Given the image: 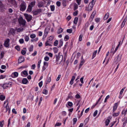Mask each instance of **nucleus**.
<instances>
[{"mask_svg":"<svg viewBox=\"0 0 127 127\" xmlns=\"http://www.w3.org/2000/svg\"><path fill=\"white\" fill-rule=\"evenodd\" d=\"M26 7V3L24 2H22L20 5V10L21 11H23L25 10Z\"/></svg>","mask_w":127,"mask_h":127,"instance_id":"1","label":"nucleus"},{"mask_svg":"<svg viewBox=\"0 0 127 127\" xmlns=\"http://www.w3.org/2000/svg\"><path fill=\"white\" fill-rule=\"evenodd\" d=\"M18 21L19 24L20 25H21L23 26H24L25 25L26 21L25 20L23 19L22 17H20L18 19Z\"/></svg>","mask_w":127,"mask_h":127,"instance_id":"2","label":"nucleus"},{"mask_svg":"<svg viewBox=\"0 0 127 127\" xmlns=\"http://www.w3.org/2000/svg\"><path fill=\"white\" fill-rule=\"evenodd\" d=\"M63 56L61 55L57 56L56 57V61L57 64H60L63 60Z\"/></svg>","mask_w":127,"mask_h":127,"instance_id":"3","label":"nucleus"},{"mask_svg":"<svg viewBox=\"0 0 127 127\" xmlns=\"http://www.w3.org/2000/svg\"><path fill=\"white\" fill-rule=\"evenodd\" d=\"M12 83L10 82H9L3 84L2 87L4 89H6L11 87Z\"/></svg>","mask_w":127,"mask_h":127,"instance_id":"4","label":"nucleus"},{"mask_svg":"<svg viewBox=\"0 0 127 127\" xmlns=\"http://www.w3.org/2000/svg\"><path fill=\"white\" fill-rule=\"evenodd\" d=\"M8 0V2L10 3L11 6L15 7H17L16 2L15 0Z\"/></svg>","mask_w":127,"mask_h":127,"instance_id":"5","label":"nucleus"},{"mask_svg":"<svg viewBox=\"0 0 127 127\" xmlns=\"http://www.w3.org/2000/svg\"><path fill=\"white\" fill-rule=\"evenodd\" d=\"M24 15L28 22L30 21L32 19V16L31 15L27 14H25Z\"/></svg>","mask_w":127,"mask_h":127,"instance_id":"6","label":"nucleus"},{"mask_svg":"<svg viewBox=\"0 0 127 127\" xmlns=\"http://www.w3.org/2000/svg\"><path fill=\"white\" fill-rule=\"evenodd\" d=\"M121 60V58L119 57V55H118L115 58L114 60V61L116 63V64H117Z\"/></svg>","mask_w":127,"mask_h":127,"instance_id":"7","label":"nucleus"},{"mask_svg":"<svg viewBox=\"0 0 127 127\" xmlns=\"http://www.w3.org/2000/svg\"><path fill=\"white\" fill-rule=\"evenodd\" d=\"M9 39H7L5 40L4 45L6 47H8L9 46Z\"/></svg>","mask_w":127,"mask_h":127,"instance_id":"8","label":"nucleus"},{"mask_svg":"<svg viewBox=\"0 0 127 127\" xmlns=\"http://www.w3.org/2000/svg\"><path fill=\"white\" fill-rule=\"evenodd\" d=\"M15 30L13 28L11 29L9 31L8 34L9 35L14 34H15Z\"/></svg>","mask_w":127,"mask_h":127,"instance_id":"9","label":"nucleus"},{"mask_svg":"<svg viewBox=\"0 0 127 127\" xmlns=\"http://www.w3.org/2000/svg\"><path fill=\"white\" fill-rule=\"evenodd\" d=\"M43 5V2L41 1H38L37 4V5L39 8L42 7Z\"/></svg>","mask_w":127,"mask_h":127,"instance_id":"10","label":"nucleus"},{"mask_svg":"<svg viewBox=\"0 0 127 127\" xmlns=\"http://www.w3.org/2000/svg\"><path fill=\"white\" fill-rule=\"evenodd\" d=\"M24 58L23 57H21L18 59V63H21L24 61Z\"/></svg>","mask_w":127,"mask_h":127,"instance_id":"11","label":"nucleus"},{"mask_svg":"<svg viewBox=\"0 0 127 127\" xmlns=\"http://www.w3.org/2000/svg\"><path fill=\"white\" fill-rule=\"evenodd\" d=\"M42 12V9H37L34 11L33 13L35 15H36L38 13L41 12Z\"/></svg>","mask_w":127,"mask_h":127,"instance_id":"12","label":"nucleus"},{"mask_svg":"<svg viewBox=\"0 0 127 127\" xmlns=\"http://www.w3.org/2000/svg\"><path fill=\"white\" fill-rule=\"evenodd\" d=\"M18 73L17 72H15L12 73L11 76L12 78H14L17 77L18 75Z\"/></svg>","mask_w":127,"mask_h":127,"instance_id":"13","label":"nucleus"},{"mask_svg":"<svg viewBox=\"0 0 127 127\" xmlns=\"http://www.w3.org/2000/svg\"><path fill=\"white\" fill-rule=\"evenodd\" d=\"M94 5V4H92L91 5H89L88 7L86 9V10L89 11H91L92 10Z\"/></svg>","mask_w":127,"mask_h":127,"instance_id":"14","label":"nucleus"},{"mask_svg":"<svg viewBox=\"0 0 127 127\" xmlns=\"http://www.w3.org/2000/svg\"><path fill=\"white\" fill-rule=\"evenodd\" d=\"M21 74L22 76H27L28 75V73L26 71L24 70L21 72Z\"/></svg>","mask_w":127,"mask_h":127,"instance_id":"15","label":"nucleus"},{"mask_svg":"<svg viewBox=\"0 0 127 127\" xmlns=\"http://www.w3.org/2000/svg\"><path fill=\"white\" fill-rule=\"evenodd\" d=\"M96 12L95 11H94L92 13L91 16V18L92 19L91 21H92L94 18L95 15L96 14Z\"/></svg>","mask_w":127,"mask_h":127,"instance_id":"16","label":"nucleus"},{"mask_svg":"<svg viewBox=\"0 0 127 127\" xmlns=\"http://www.w3.org/2000/svg\"><path fill=\"white\" fill-rule=\"evenodd\" d=\"M51 81V78L50 76H49V75H48L47 78L46 82V84H48V83L50 82Z\"/></svg>","mask_w":127,"mask_h":127,"instance_id":"17","label":"nucleus"},{"mask_svg":"<svg viewBox=\"0 0 127 127\" xmlns=\"http://www.w3.org/2000/svg\"><path fill=\"white\" fill-rule=\"evenodd\" d=\"M118 106V103H116L114 104V105L113 106V112L115 111V110L117 108Z\"/></svg>","mask_w":127,"mask_h":127,"instance_id":"18","label":"nucleus"},{"mask_svg":"<svg viewBox=\"0 0 127 127\" xmlns=\"http://www.w3.org/2000/svg\"><path fill=\"white\" fill-rule=\"evenodd\" d=\"M28 81L26 78H24L22 81V82L23 84H26L28 82Z\"/></svg>","mask_w":127,"mask_h":127,"instance_id":"19","label":"nucleus"},{"mask_svg":"<svg viewBox=\"0 0 127 127\" xmlns=\"http://www.w3.org/2000/svg\"><path fill=\"white\" fill-rule=\"evenodd\" d=\"M5 98V96L1 95H0V99L1 101L3 100Z\"/></svg>","mask_w":127,"mask_h":127,"instance_id":"20","label":"nucleus"},{"mask_svg":"<svg viewBox=\"0 0 127 127\" xmlns=\"http://www.w3.org/2000/svg\"><path fill=\"white\" fill-rule=\"evenodd\" d=\"M32 7L30 5H29L28 6L27 11L29 12H31L32 11Z\"/></svg>","mask_w":127,"mask_h":127,"instance_id":"21","label":"nucleus"},{"mask_svg":"<svg viewBox=\"0 0 127 127\" xmlns=\"http://www.w3.org/2000/svg\"><path fill=\"white\" fill-rule=\"evenodd\" d=\"M45 45L46 46H51V45L50 43V42L48 40L45 42Z\"/></svg>","mask_w":127,"mask_h":127,"instance_id":"22","label":"nucleus"},{"mask_svg":"<svg viewBox=\"0 0 127 127\" xmlns=\"http://www.w3.org/2000/svg\"><path fill=\"white\" fill-rule=\"evenodd\" d=\"M35 1H32L31 2L29 5H30L32 7L34 6L35 4Z\"/></svg>","mask_w":127,"mask_h":127,"instance_id":"23","label":"nucleus"},{"mask_svg":"<svg viewBox=\"0 0 127 127\" xmlns=\"http://www.w3.org/2000/svg\"><path fill=\"white\" fill-rule=\"evenodd\" d=\"M109 15V13H107L105 15L104 17V19L105 20H106L108 17Z\"/></svg>","mask_w":127,"mask_h":127,"instance_id":"24","label":"nucleus"},{"mask_svg":"<svg viewBox=\"0 0 127 127\" xmlns=\"http://www.w3.org/2000/svg\"><path fill=\"white\" fill-rule=\"evenodd\" d=\"M63 31V29L61 28H60L58 29L57 31V33L58 34H60Z\"/></svg>","mask_w":127,"mask_h":127,"instance_id":"25","label":"nucleus"},{"mask_svg":"<svg viewBox=\"0 0 127 127\" xmlns=\"http://www.w3.org/2000/svg\"><path fill=\"white\" fill-rule=\"evenodd\" d=\"M97 50L95 51L93 53V54L92 57V59H93L96 55V54L97 53Z\"/></svg>","mask_w":127,"mask_h":127,"instance_id":"26","label":"nucleus"},{"mask_svg":"<svg viewBox=\"0 0 127 127\" xmlns=\"http://www.w3.org/2000/svg\"><path fill=\"white\" fill-rule=\"evenodd\" d=\"M120 112L119 111L117 113H114L113 114V116L114 117H116L119 115L120 114Z\"/></svg>","mask_w":127,"mask_h":127,"instance_id":"27","label":"nucleus"},{"mask_svg":"<svg viewBox=\"0 0 127 127\" xmlns=\"http://www.w3.org/2000/svg\"><path fill=\"white\" fill-rule=\"evenodd\" d=\"M53 39V37L52 36H50L47 39V40L50 42Z\"/></svg>","mask_w":127,"mask_h":127,"instance_id":"28","label":"nucleus"},{"mask_svg":"<svg viewBox=\"0 0 127 127\" xmlns=\"http://www.w3.org/2000/svg\"><path fill=\"white\" fill-rule=\"evenodd\" d=\"M126 21V19H125L124 20V21L123 22V23L121 25V27L122 28H123L124 26V25H125V23Z\"/></svg>","mask_w":127,"mask_h":127,"instance_id":"29","label":"nucleus"},{"mask_svg":"<svg viewBox=\"0 0 127 127\" xmlns=\"http://www.w3.org/2000/svg\"><path fill=\"white\" fill-rule=\"evenodd\" d=\"M78 19V18L77 17H76L75 18L74 21V24H76L77 23Z\"/></svg>","mask_w":127,"mask_h":127,"instance_id":"30","label":"nucleus"},{"mask_svg":"<svg viewBox=\"0 0 127 127\" xmlns=\"http://www.w3.org/2000/svg\"><path fill=\"white\" fill-rule=\"evenodd\" d=\"M110 122V121L109 119H107L106 120L105 122L106 125V126H107L109 124V123Z\"/></svg>","mask_w":127,"mask_h":127,"instance_id":"31","label":"nucleus"},{"mask_svg":"<svg viewBox=\"0 0 127 127\" xmlns=\"http://www.w3.org/2000/svg\"><path fill=\"white\" fill-rule=\"evenodd\" d=\"M33 46L32 45H31L29 48V51L30 52L32 51L33 50Z\"/></svg>","mask_w":127,"mask_h":127,"instance_id":"32","label":"nucleus"},{"mask_svg":"<svg viewBox=\"0 0 127 127\" xmlns=\"http://www.w3.org/2000/svg\"><path fill=\"white\" fill-rule=\"evenodd\" d=\"M72 29H68L66 30V32L69 33H71L72 32Z\"/></svg>","mask_w":127,"mask_h":127,"instance_id":"33","label":"nucleus"},{"mask_svg":"<svg viewBox=\"0 0 127 127\" xmlns=\"http://www.w3.org/2000/svg\"><path fill=\"white\" fill-rule=\"evenodd\" d=\"M41 62V60H39L38 63L37 67L38 68H39L40 67V64Z\"/></svg>","mask_w":127,"mask_h":127,"instance_id":"34","label":"nucleus"},{"mask_svg":"<svg viewBox=\"0 0 127 127\" xmlns=\"http://www.w3.org/2000/svg\"><path fill=\"white\" fill-rule=\"evenodd\" d=\"M50 8L51 10L52 11H54L55 10V6L54 5L51 6Z\"/></svg>","mask_w":127,"mask_h":127,"instance_id":"35","label":"nucleus"},{"mask_svg":"<svg viewBox=\"0 0 127 127\" xmlns=\"http://www.w3.org/2000/svg\"><path fill=\"white\" fill-rule=\"evenodd\" d=\"M48 92L47 90L45 89H44L43 90L42 93L43 94L46 95L47 94Z\"/></svg>","mask_w":127,"mask_h":127,"instance_id":"36","label":"nucleus"},{"mask_svg":"<svg viewBox=\"0 0 127 127\" xmlns=\"http://www.w3.org/2000/svg\"><path fill=\"white\" fill-rule=\"evenodd\" d=\"M78 7V5L77 4H75L74 5V10H75L76 9H77Z\"/></svg>","mask_w":127,"mask_h":127,"instance_id":"37","label":"nucleus"},{"mask_svg":"<svg viewBox=\"0 0 127 127\" xmlns=\"http://www.w3.org/2000/svg\"><path fill=\"white\" fill-rule=\"evenodd\" d=\"M63 44V42L62 40H60L59 42V44L60 47L62 46Z\"/></svg>","mask_w":127,"mask_h":127,"instance_id":"38","label":"nucleus"},{"mask_svg":"<svg viewBox=\"0 0 127 127\" xmlns=\"http://www.w3.org/2000/svg\"><path fill=\"white\" fill-rule=\"evenodd\" d=\"M119 46V45H118L116 47L115 51L113 52V54H114L115 52L117 50Z\"/></svg>","mask_w":127,"mask_h":127,"instance_id":"39","label":"nucleus"},{"mask_svg":"<svg viewBox=\"0 0 127 127\" xmlns=\"http://www.w3.org/2000/svg\"><path fill=\"white\" fill-rule=\"evenodd\" d=\"M30 37L32 38H34L36 37V35L34 34H31L30 35Z\"/></svg>","mask_w":127,"mask_h":127,"instance_id":"40","label":"nucleus"},{"mask_svg":"<svg viewBox=\"0 0 127 127\" xmlns=\"http://www.w3.org/2000/svg\"><path fill=\"white\" fill-rule=\"evenodd\" d=\"M77 121V119L76 118H74L73 119V124H75Z\"/></svg>","mask_w":127,"mask_h":127,"instance_id":"41","label":"nucleus"},{"mask_svg":"<svg viewBox=\"0 0 127 127\" xmlns=\"http://www.w3.org/2000/svg\"><path fill=\"white\" fill-rule=\"evenodd\" d=\"M58 43V41L57 40H56L54 42V45L55 46L57 45Z\"/></svg>","mask_w":127,"mask_h":127,"instance_id":"42","label":"nucleus"},{"mask_svg":"<svg viewBox=\"0 0 127 127\" xmlns=\"http://www.w3.org/2000/svg\"><path fill=\"white\" fill-rule=\"evenodd\" d=\"M23 30V29L22 28H20L18 29L17 31L18 32L22 31Z\"/></svg>","mask_w":127,"mask_h":127,"instance_id":"43","label":"nucleus"},{"mask_svg":"<svg viewBox=\"0 0 127 127\" xmlns=\"http://www.w3.org/2000/svg\"><path fill=\"white\" fill-rule=\"evenodd\" d=\"M66 2L65 0H63L62 3L64 6H66Z\"/></svg>","mask_w":127,"mask_h":127,"instance_id":"44","label":"nucleus"},{"mask_svg":"<svg viewBox=\"0 0 127 127\" xmlns=\"http://www.w3.org/2000/svg\"><path fill=\"white\" fill-rule=\"evenodd\" d=\"M4 7V6L1 1L0 0V8H1Z\"/></svg>","mask_w":127,"mask_h":127,"instance_id":"45","label":"nucleus"},{"mask_svg":"<svg viewBox=\"0 0 127 127\" xmlns=\"http://www.w3.org/2000/svg\"><path fill=\"white\" fill-rule=\"evenodd\" d=\"M69 36L68 35H66L64 38V40L65 41H67L69 39Z\"/></svg>","mask_w":127,"mask_h":127,"instance_id":"46","label":"nucleus"},{"mask_svg":"<svg viewBox=\"0 0 127 127\" xmlns=\"http://www.w3.org/2000/svg\"><path fill=\"white\" fill-rule=\"evenodd\" d=\"M25 39L26 41H28L29 39V37L27 36H26L25 37Z\"/></svg>","mask_w":127,"mask_h":127,"instance_id":"47","label":"nucleus"},{"mask_svg":"<svg viewBox=\"0 0 127 127\" xmlns=\"http://www.w3.org/2000/svg\"><path fill=\"white\" fill-rule=\"evenodd\" d=\"M68 106H71L73 105L72 103L71 102H68Z\"/></svg>","mask_w":127,"mask_h":127,"instance_id":"48","label":"nucleus"},{"mask_svg":"<svg viewBox=\"0 0 127 127\" xmlns=\"http://www.w3.org/2000/svg\"><path fill=\"white\" fill-rule=\"evenodd\" d=\"M97 110H96L95 112H94V114H93V116L94 117H95L97 115Z\"/></svg>","mask_w":127,"mask_h":127,"instance_id":"49","label":"nucleus"},{"mask_svg":"<svg viewBox=\"0 0 127 127\" xmlns=\"http://www.w3.org/2000/svg\"><path fill=\"white\" fill-rule=\"evenodd\" d=\"M26 51L24 50H22L21 51V53L23 55H24L26 53Z\"/></svg>","mask_w":127,"mask_h":127,"instance_id":"50","label":"nucleus"},{"mask_svg":"<svg viewBox=\"0 0 127 127\" xmlns=\"http://www.w3.org/2000/svg\"><path fill=\"white\" fill-rule=\"evenodd\" d=\"M61 75H59L57 77V79H56V81H58L60 78L61 77Z\"/></svg>","mask_w":127,"mask_h":127,"instance_id":"51","label":"nucleus"},{"mask_svg":"<svg viewBox=\"0 0 127 127\" xmlns=\"http://www.w3.org/2000/svg\"><path fill=\"white\" fill-rule=\"evenodd\" d=\"M76 1L78 5H80L81 3V0H76Z\"/></svg>","mask_w":127,"mask_h":127,"instance_id":"52","label":"nucleus"},{"mask_svg":"<svg viewBox=\"0 0 127 127\" xmlns=\"http://www.w3.org/2000/svg\"><path fill=\"white\" fill-rule=\"evenodd\" d=\"M109 95H107L106 96V98H105V100L104 101V102H106L107 99L109 98Z\"/></svg>","mask_w":127,"mask_h":127,"instance_id":"53","label":"nucleus"},{"mask_svg":"<svg viewBox=\"0 0 127 127\" xmlns=\"http://www.w3.org/2000/svg\"><path fill=\"white\" fill-rule=\"evenodd\" d=\"M19 42L20 43H22L24 42V41L23 39H21L19 40Z\"/></svg>","mask_w":127,"mask_h":127,"instance_id":"54","label":"nucleus"},{"mask_svg":"<svg viewBox=\"0 0 127 127\" xmlns=\"http://www.w3.org/2000/svg\"><path fill=\"white\" fill-rule=\"evenodd\" d=\"M3 121L0 122V126L2 127L3 125Z\"/></svg>","mask_w":127,"mask_h":127,"instance_id":"55","label":"nucleus"},{"mask_svg":"<svg viewBox=\"0 0 127 127\" xmlns=\"http://www.w3.org/2000/svg\"><path fill=\"white\" fill-rule=\"evenodd\" d=\"M78 10H77V11H75V12H74L73 13V15L74 16L77 15L78 14Z\"/></svg>","mask_w":127,"mask_h":127,"instance_id":"56","label":"nucleus"},{"mask_svg":"<svg viewBox=\"0 0 127 127\" xmlns=\"http://www.w3.org/2000/svg\"><path fill=\"white\" fill-rule=\"evenodd\" d=\"M56 4L58 6H60L61 5V2L60 1H57L56 2Z\"/></svg>","mask_w":127,"mask_h":127,"instance_id":"57","label":"nucleus"},{"mask_svg":"<svg viewBox=\"0 0 127 127\" xmlns=\"http://www.w3.org/2000/svg\"><path fill=\"white\" fill-rule=\"evenodd\" d=\"M44 59L45 61H47L49 60V58L47 56H46L44 58Z\"/></svg>","mask_w":127,"mask_h":127,"instance_id":"58","label":"nucleus"},{"mask_svg":"<svg viewBox=\"0 0 127 127\" xmlns=\"http://www.w3.org/2000/svg\"><path fill=\"white\" fill-rule=\"evenodd\" d=\"M44 65H43L44 66H46L47 67L48 66V64L46 62H44Z\"/></svg>","mask_w":127,"mask_h":127,"instance_id":"59","label":"nucleus"},{"mask_svg":"<svg viewBox=\"0 0 127 127\" xmlns=\"http://www.w3.org/2000/svg\"><path fill=\"white\" fill-rule=\"evenodd\" d=\"M47 67L46 66L43 65V66L42 67V71H44L46 69V68H47Z\"/></svg>","mask_w":127,"mask_h":127,"instance_id":"60","label":"nucleus"},{"mask_svg":"<svg viewBox=\"0 0 127 127\" xmlns=\"http://www.w3.org/2000/svg\"><path fill=\"white\" fill-rule=\"evenodd\" d=\"M61 125V123H56L55 125V127L58 126H60Z\"/></svg>","mask_w":127,"mask_h":127,"instance_id":"61","label":"nucleus"},{"mask_svg":"<svg viewBox=\"0 0 127 127\" xmlns=\"http://www.w3.org/2000/svg\"><path fill=\"white\" fill-rule=\"evenodd\" d=\"M84 61L83 58V57H82L81 58L80 63H84Z\"/></svg>","mask_w":127,"mask_h":127,"instance_id":"62","label":"nucleus"},{"mask_svg":"<svg viewBox=\"0 0 127 127\" xmlns=\"http://www.w3.org/2000/svg\"><path fill=\"white\" fill-rule=\"evenodd\" d=\"M80 96L78 94H77L75 95V97L76 98H80Z\"/></svg>","mask_w":127,"mask_h":127,"instance_id":"63","label":"nucleus"},{"mask_svg":"<svg viewBox=\"0 0 127 127\" xmlns=\"http://www.w3.org/2000/svg\"><path fill=\"white\" fill-rule=\"evenodd\" d=\"M42 85V81H41L39 83V86L41 87Z\"/></svg>","mask_w":127,"mask_h":127,"instance_id":"64","label":"nucleus"}]
</instances>
